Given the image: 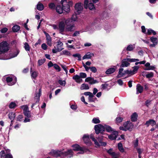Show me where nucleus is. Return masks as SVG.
<instances>
[{"label": "nucleus", "mask_w": 158, "mask_h": 158, "mask_svg": "<svg viewBox=\"0 0 158 158\" xmlns=\"http://www.w3.org/2000/svg\"><path fill=\"white\" fill-rule=\"evenodd\" d=\"M60 4L57 5L56 8V12L60 14L63 13V11L68 13L70 10V6L73 5V2L71 1L67 2V0H61Z\"/></svg>", "instance_id": "nucleus-1"}, {"label": "nucleus", "mask_w": 158, "mask_h": 158, "mask_svg": "<svg viewBox=\"0 0 158 158\" xmlns=\"http://www.w3.org/2000/svg\"><path fill=\"white\" fill-rule=\"evenodd\" d=\"M94 130L97 134L100 133L103 134L106 130L108 132H110L113 131V129L109 126L104 124L103 125L101 124L96 125L94 126Z\"/></svg>", "instance_id": "nucleus-2"}, {"label": "nucleus", "mask_w": 158, "mask_h": 158, "mask_svg": "<svg viewBox=\"0 0 158 158\" xmlns=\"http://www.w3.org/2000/svg\"><path fill=\"white\" fill-rule=\"evenodd\" d=\"M49 154H52L54 156L56 157L58 156H67L70 158L73 156V152L71 149L68 150L67 151L63 152L61 151L52 150L49 152Z\"/></svg>", "instance_id": "nucleus-3"}, {"label": "nucleus", "mask_w": 158, "mask_h": 158, "mask_svg": "<svg viewBox=\"0 0 158 158\" xmlns=\"http://www.w3.org/2000/svg\"><path fill=\"white\" fill-rule=\"evenodd\" d=\"M8 44L6 41H3L0 43V54L4 53L8 50Z\"/></svg>", "instance_id": "nucleus-4"}, {"label": "nucleus", "mask_w": 158, "mask_h": 158, "mask_svg": "<svg viewBox=\"0 0 158 158\" xmlns=\"http://www.w3.org/2000/svg\"><path fill=\"white\" fill-rule=\"evenodd\" d=\"M73 149L74 151H81V153L79 152V153L83 154L84 153V152H86L89 151V149L85 148V147H81L80 146L77 144H74L72 146Z\"/></svg>", "instance_id": "nucleus-5"}, {"label": "nucleus", "mask_w": 158, "mask_h": 158, "mask_svg": "<svg viewBox=\"0 0 158 158\" xmlns=\"http://www.w3.org/2000/svg\"><path fill=\"white\" fill-rule=\"evenodd\" d=\"M83 4L81 2H78L76 3L75 5V13L76 15H79L81 13L83 10Z\"/></svg>", "instance_id": "nucleus-6"}, {"label": "nucleus", "mask_w": 158, "mask_h": 158, "mask_svg": "<svg viewBox=\"0 0 158 158\" xmlns=\"http://www.w3.org/2000/svg\"><path fill=\"white\" fill-rule=\"evenodd\" d=\"M65 24L66 26L65 27L66 31L72 32L75 30V29H74V25L70 24V22L69 20L67 19L65 21Z\"/></svg>", "instance_id": "nucleus-7"}, {"label": "nucleus", "mask_w": 158, "mask_h": 158, "mask_svg": "<svg viewBox=\"0 0 158 158\" xmlns=\"http://www.w3.org/2000/svg\"><path fill=\"white\" fill-rule=\"evenodd\" d=\"M20 107L23 109V113L25 116L28 118H31V112L29 110L27 105H23L21 106Z\"/></svg>", "instance_id": "nucleus-8"}, {"label": "nucleus", "mask_w": 158, "mask_h": 158, "mask_svg": "<svg viewBox=\"0 0 158 158\" xmlns=\"http://www.w3.org/2000/svg\"><path fill=\"white\" fill-rule=\"evenodd\" d=\"M63 44L62 42L60 41V40H59L57 42V48H56L55 47H54L55 49H52V52L54 53H57V52H60L63 49V48H61L63 46Z\"/></svg>", "instance_id": "nucleus-9"}, {"label": "nucleus", "mask_w": 158, "mask_h": 158, "mask_svg": "<svg viewBox=\"0 0 158 158\" xmlns=\"http://www.w3.org/2000/svg\"><path fill=\"white\" fill-rule=\"evenodd\" d=\"M35 99L36 100L35 103H33L31 106V107L32 108L37 103H38L40 101V97L41 95V89L40 88L39 90V92H35Z\"/></svg>", "instance_id": "nucleus-10"}, {"label": "nucleus", "mask_w": 158, "mask_h": 158, "mask_svg": "<svg viewBox=\"0 0 158 158\" xmlns=\"http://www.w3.org/2000/svg\"><path fill=\"white\" fill-rule=\"evenodd\" d=\"M126 123V125L125 124L123 125L124 127L126 128L127 131H131L134 126L133 124L130 121H127Z\"/></svg>", "instance_id": "nucleus-11"}, {"label": "nucleus", "mask_w": 158, "mask_h": 158, "mask_svg": "<svg viewBox=\"0 0 158 158\" xmlns=\"http://www.w3.org/2000/svg\"><path fill=\"white\" fill-rule=\"evenodd\" d=\"M83 140L85 143L87 145L90 146L92 143L90 140L89 135H84L83 137Z\"/></svg>", "instance_id": "nucleus-12"}, {"label": "nucleus", "mask_w": 158, "mask_h": 158, "mask_svg": "<svg viewBox=\"0 0 158 158\" xmlns=\"http://www.w3.org/2000/svg\"><path fill=\"white\" fill-rule=\"evenodd\" d=\"M65 22H64L63 21L60 22L59 24V28L60 33L63 34V32L64 30L65 27Z\"/></svg>", "instance_id": "nucleus-13"}, {"label": "nucleus", "mask_w": 158, "mask_h": 158, "mask_svg": "<svg viewBox=\"0 0 158 158\" xmlns=\"http://www.w3.org/2000/svg\"><path fill=\"white\" fill-rule=\"evenodd\" d=\"M30 72L32 79H35L38 76V72L36 71H33L32 68L30 69Z\"/></svg>", "instance_id": "nucleus-14"}, {"label": "nucleus", "mask_w": 158, "mask_h": 158, "mask_svg": "<svg viewBox=\"0 0 158 158\" xmlns=\"http://www.w3.org/2000/svg\"><path fill=\"white\" fill-rule=\"evenodd\" d=\"M150 125L152 126L156 125V122L155 120L153 119H149L145 123V125H146L147 127H148Z\"/></svg>", "instance_id": "nucleus-15"}, {"label": "nucleus", "mask_w": 158, "mask_h": 158, "mask_svg": "<svg viewBox=\"0 0 158 158\" xmlns=\"http://www.w3.org/2000/svg\"><path fill=\"white\" fill-rule=\"evenodd\" d=\"M130 64L128 61L127 60V58H125L122 61V64L120 65V67L123 68L127 67L129 66Z\"/></svg>", "instance_id": "nucleus-16"}, {"label": "nucleus", "mask_w": 158, "mask_h": 158, "mask_svg": "<svg viewBox=\"0 0 158 158\" xmlns=\"http://www.w3.org/2000/svg\"><path fill=\"white\" fill-rule=\"evenodd\" d=\"M118 132L117 131H114L113 134L108 136V138L110 140H115L118 135Z\"/></svg>", "instance_id": "nucleus-17"}, {"label": "nucleus", "mask_w": 158, "mask_h": 158, "mask_svg": "<svg viewBox=\"0 0 158 158\" xmlns=\"http://www.w3.org/2000/svg\"><path fill=\"white\" fill-rule=\"evenodd\" d=\"M136 94H138L139 93H141L143 89V88L140 84H138L136 85Z\"/></svg>", "instance_id": "nucleus-18"}, {"label": "nucleus", "mask_w": 158, "mask_h": 158, "mask_svg": "<svg viewBox=\"0 0 158 158\" xmlns=\"http://www.w3.org/2000/svg\"><path fill=\"white\" fill-rule=\"evenodd\" d=\"M73 79L76 82L80 83L82 82V80L78 75H76L73 77Z\"/></svg>", "instance_id": "nucleus-19"}, {"label": "nucleus", "mask_w": 158, "mask_h": 158, "mask_svg": "<svg viewBox=\"0 0 158 158\" xmlns=\"http://www.w3.org/2000/svg\"><path fill=\"white\" fill-rule=\"evenodd\" d=\"M94 56V54L93 53L90 52H88L83 56L82 57V59H90L91 57Z\"/></svg>", "instance_id": "nucleus-20"}, {"label": "nucleus", "mask_w": 158, "mask_h": 158, "mask_svg": "<svg viewBox=\"0 0 158 158\" xmlns=\"http://www.w3.org/2000/svg\"><path fill=\"white\" fill-rule=\"evenodd\" d=\"M138 114L136 112H134L131 115V120L133 122L137 121L138 117Z\"/></svg>", "instance_id": "nucleus-21"}, {"label": "nucleus", "mask_w": 158, "mask_h": 158, "mask_svg": "<svg viewBox=\"0 0 158 158\" xmlns=\"http://www.w3.org/2000/svg\"><path fill=\"white\" fill-rule=\"evenodd\" d=\"M8 118L10 120H14L15 118L16 115L15 113L14 112H10L8 114Z\"/></svg>", "instance_id": "nucleus-22"}, {"label": "nucleus", "mask_w": 158, "mask_h": 158, "mask_svg": "<svg viewBox=\"0 0 158 158\" xmlns=\"http://www.w3.org/2000/svg\"><path fill=\"white\" fill-rule=\"evenodd\" d=\"M115 71V69L114 68H109L106 72L107 74H110L114 73Z\"/></svg>", "instance_id": "nucleus-23"}, {"label": "nucleus", "mask_w": 158, "mask_h": 158, "mask_svg": "<svg viewBox=\"0 0 158 158\" xmlns=\"http://www.w3.org/2000/svg\"><path fill=\"white\" fill-rule=\"evenodd\" d=\"M123 68H122L119 69L118 74L116 76V78H118L121 77H122L124 75H123V74L124 73L122 72L123 71Z\"/></svg>", "instance_id": "nucleus-24"}, {"label": "nucleus", "mask_w": 158, "mask_h": 158, "mask_svg": "<svg viewBox=\"0 0 158 158\" xmlns=\"http://www.w3.org/2000/svg\"><path fill=\"white\" fill-rule=\"evenodd\" d=\"M118 148L119 150L121 152L123 153L124 152V149L123 147V144L121 142H120L118 143Z\"/></svg>", "instance_id": "nucleus-25"}, {"label": "nucleus", "mask_w": 158, "mask_h": 158, "mask_svg": "<svg viewBox=\"0 0 158 158\" xmlns=\"http://www.w3.org/2000/svg\"><path fill=\"white\" fill-rule=\"evenodd\" d=\"M36 8L38 10L41 11L44 9V6L42 3H39L37 5Z\"/></svg>", "instance_id": "nucleus-26"}, {"label": "nucleus", "mask_w": 158, "mask_h": 158, "mask_svg": "<svg viewBox=\"0 0 158 158\" xmlns=\"http://www.w3.org/2000/svg\"><path fill=\"white\" fill-rule=\"evenodd\" d=\"M20 29V27L17 25H15L12 28V30L14 32H17Z\"/></svg>", "instance_id": "nucleus-27"}, {"label": "nucleus", "mask_w": 158, "mask_h": 158, "mask_svg": "<svg viewBox=\"0 0 158 158\" xmlns=\"http://www.w3.org/2000/svg\"><path fill=\"white\" fill-rule=\"evenodd\" d=\"M113 150L112 148H110L109 150L107 151V152L110 155L113 156H117V154L114 152H112Z\"/></svg>", "instance_id": "nucleus-28"}, {"label": "nucleus", "mask_w": 158, "mask_h": 158, "mask_svg": "<svg viewBox=\"0 0 158 158\" xmlns=\"http://www.w3.org/2000/svg\"><path fill=\"white\" fill-rule=\"evenodd\" d=\"M89 89V85L87 84L83 83L81 86L80 89L81 90L88 89Z\"/></svg>", "instance_id": "nucleus-29"}, {"label": "nucleus", "mask_w": 158, "mask_h": 158, "mask_svg": "<svg viewBox=\"0 0 158 158\" xmlns=\"http://www.w3.org/2000/svg\"><path fill=\"white\" fill-rule=\"evenodd\" d=\"M23 115L19 114L16 118V119L17 121L21 122L23 120Z\"/></svg>", "instance_id": "nucleus-30"}, {"label": "nucleus", "mask_w": 158, "mask_h": 158, "mask_svg": "<svg viewBox=\"0 0 158 158\" xmlns=\"http://www.w3.org/2000/svg\"><path fill=\"white\" fill-rule=\"evenodd\" d=\"M17 106L16 103L14 102H11L9 105V107L10 109H14Z\"/></svg>", "instance_id": "nucleus-31"}, {"label": "nucleus", "mask_w": 158, "mask_h": 158, "mask_svg": "<svg viewBox=\"0 0 158 158\" xmlns=\"http://www.w3.org/2000/svg\"><path fill=\"white\" fill-rule=\"evenodd\" d=\"M90 138L92 139L93 141L94 142V144L98 147H99L100 146V145L99 144V143L95 138L93 136H90Z\"/></svg>", "instance_id": "nucleus-32"}, {"label": "nucleus", "mask_w": 158, "mask_h": 158, "mask_svg": "<svg viewBox=\"0 0 158 158\" xmlns=\"http://www.w3.org/2000/svg\"><path fill=\"white\" fill-rule=\"evenodd\" d=\"M152 33L154 35L156 34V32L153 30L152 29H148V30L147 34L148 35H150Z\"/></svg>", "instance_id": "nucleus-33"}, {"label": "nucleus", "mask_w": 158, "mask_h": 158, "mask_svg": "<svg viewBox=\"0 0 158 158\" xmlns=\"http://www.w3.org/2000/svg\"><path fill=\"white\" fill-rule=\"evenodd\" d=\"M125 74H127L128 75L131 74V75H133L134 74V73L133 72V71L132 70H125L124 71V73L123 74V75H124Z\"/></svg>", "instance_id": "nucleus-34"}, {"label": "nucleus", "mask_w": 158, "mask_h": 158, "mask_svg": "<svg viewBox=\"0 0 158 158\" xmlns=\"http://www.w3.org/2000/svg\"><path fill=\"white\" fill-rule=\"evenodd\" d=\"M151 41L154 43H156L157 44L158 43V39L157 38L155 37L154 36H152L151 37L150 39Z\"/></svg>", "instance_id": "nucleus-35"}, {"label": "nucleus", "mask_w": 158, "mask_h": 158, "mask_svg": "<svg viewBox=\"0 0 158 158\" xmlns=\"http://www.w3.org/2000/svg\"><path fill=\"white\" fill-rule=\"evenodd\" d=\"M88 7L89 9L90 10H95V8L94 6L93 3H90L89 4Z\"/></svg>", "instance_id": "nucleus-36"}, {"label": "nucleus", "mask_w": 158, "mask_h": 158, "mask_svg": "<svg viewBox=\"0 0 158 158\" xmlns=\"http://www.w3.org/2000/svg\"><path fill=\"white\" fill-rule=\"evenodd\" d=\"M123 120V118L121 117H117L116 118V124L122 122Z\"/></svg>", "instance_id": "nucleus-37"}, {"label": "nucleus", "mask_w": 158, "mask_h": 158, "mask_svg": "<svg viewBox=\"0 0 158 158\" xmlns=\"http://www.w3.org/2000/svg\"><path fill=\"white\" fill-rule=\"evenodd\" d=\"M24 48L27 51H29L30 50V47L28 44V43L27 42H25L24 44Z\"/></svg>", "instance_id": "nucleus-38"}, {"label": "nucleus", "mask_w": 158, "mask_h": 158, "mask_svg": "<svg viewBox=\"0 0 158 158\" xmlns=\"http://www.w3.org/2000/svg\"><path fill=\"white\" fill-rule=\"evenodd\" d=\"M92 122L95 124H97L100 123V121L98 118H94L92 120Z\"/></svg>", "instance_id": "nucleus-39"}, {"label": "nucleus", "mask_w": 158, "mask_h": 158, "mask_svg": "<svg viewBox=\"0 0 158 158\" xmlns=\"http://www.w3.org/2000/svg\"><path fill=\"white\" fill-rule=\"evenodd\" d=\"M46 60L45 58L39 60L38 61L39 66L42 65L43 63H44L45 62Z\"/></svg>", "instance_id": "nucleus-40"}, {"label": "nucleus", "mask_w": 158, "mask_h": 158, "mask_svg": "<svg viewBox=\"0 0 158 158\" xmlns=\"http://www.w3.org/2000/svg\"><path fill=\"white\" fill-rule=\"evenodd\" d=\"M13 80V78L10 77H6V82L8 83H9V84L12 83Z\"/></svg>", "instance_id": "nucleus-41"}, {"label": "nucleus", "mask_w": 158, "mask_h": 158, "mask_svg": "<svg viewBox=\"0 0 158 158\" xmlns=\"http://www.w3.org/2000/svg\"><path fill=\"white\" fill-rule=\"evenodd\" d=\"M54 68L55 69L57 70L58 72H60L61 70L60 67L56 64H54Z\"/></svg>", "instance_id": "nucleus-42"}, {"label": "nucleus", "mask_w": 158, "mask_h": 158, "mask_svg": "<svg viewBox=\"0 0 158 158\" xmlns=\"http://www.w3.org/2000/svg\"><path fill=\"white\" fill-rule=\"evenodd\" d=\"M73 56L74 57H77L78 58V60L79 61L81 60V55L79 53H76L75 54H73Z\"/></svg>", "instance_id": "nucleus-43"}, {"label": "nucleus", "mask_w": 158, "mask_h": 158, "mask_svg": "<svg viewBox=\"0 0 158 158\" xmlns=\"http://www.w3.org/2000/svg\"><path fill=\"white\" fill-rule=\"evenodd\" d=\"M98 82L96 80H94L93 77L92 78V80L89 82L90 85H93L95 83H98Z\"/></svg>", "instance_id": "nucleus-44"}, {"label": "nucleus", "mask_w": 158, "mask_h": 158, "mask_svg": "<svg viewBox=\"0 0 158 158\" xmlns=\"http://www.w3.org/2000/svg\"><path fill=\"white\" fill-rule=\"evenodd\" d=\"M139 67L138 66H134L132 67L133 69L132 70L133 72L134 73V74H135L137 72L139 69Z\"/></svg>", "instance_id": "nucleus-45"}, {"label": "nucleus", "mask_w": 158, "mask_h": 158, "mask_svg": "<svg viewBox=\"0 0 158 158\" xmlns=\"http://www.w3.org/2000/svg\"><path fill=\"white\" fill-rule=\"evenodd\" d=\"M79 76L81 78H85L87 77V75L85 73L81 72L80 73Z\"/></svg>", "instance_id": "nucleus-46"}, {"label": "nucleus", "mask_w": 158, "mask_h": 158, "mask_svg": "<svg viewBox=\"0 0 158 158\" xmlns=\"http://www.w3.org/2000/svg\"><path fill=\"white\" fill-rule=\"evenodd\" d=\"M153 76H154V73H153L152 72L147 74L146 75V77L148 78L152 77H153Z\"/></svg>", "instance_id": "nucleus-47"}, {"label": "nucleus", "mask_w": 158, "mask_h": 158, "mask_svg": "<svg viewBox=\"0 0 158 158\" xmlns=\"http://www.w3.org/2000/svg\"><path fill=\"white\" fill-rule=\"evenodd\" d=\"M48 6L50 8L52 9H54L55 8V5L54 3L52 2L50 3Z\"/></svg>", "instance_id": "nucleus-48"}, {"label": "nucleus", "mask_w": 158, "mask_h": 158, "mask_svg": "<svg viewBox=\"0 0 158 158\" xmlns=\"http://www.w3.org/2000/svg\"><path fill=\"white\" fill-rule=\"evenodd\" d=\"M58 83L60 85L64 86L65 85L66 82L65 81H63L62 80H59L58 81Z\"/></svg>", "instance_id": "nucleus-49"}, {"label": "nucleus", "mask_w": 158, "mask_h": 158, "mask_svg": "<svg viewBox=\"0 0 158 158\" xmlns=\"http://www.w3.org/2000/svg\"><path fill=\"white\" fill-rule=\"evenodd\" d=\"M63 54L64 55H66L67 56H69L71 55L70 52L67 50H64L62 51Z\"/></svg>", "instance_id": "nucleus-50"}, {"label": "nucleus", "mask_w": 158, "mask_h": 158, "mask_svg": "<svg viewBox=\"0 0 158 158\" xmlns=\"http://www.w3.org/2000/svg\"><path fill=\"white\" fill-rule=\"evenodd\" d=\"M6 154H5V151L4 150H2L0 152V157L1 158H2V157H5V156Z\"/></svg>", "instance_id": "nucleus-51"}, {"label": "nucleus", "mask_w": 158, "mask_h": 158, "mask_svg": "<svg viewBox=\"0 0 158 158\" xmlns=\"http://www.w3.org/2000/svg\"><path fill=\"white\" fill-rule=\"evenodd\" d=\"M133 49V46L132 45H129L127 47L126 50L128 51H131Z\"/></svg>", "instance_id": "nucleus-52"}, {"label": "nucleus", "mask_w": 158, "mask_h": 158, "mask_svg": "<svg viewBox=\"0 0 158 158\" xmlns=\"http://www.w3.org/2000/svg\"><path fill=\"white\" fill-rule=\"evenodd\" d=\"M17 81V78L16 77H15L13 79V80L12 81V83L9 84L8 85H14Z\"/></svg>", "instance_id": "nucleus-53"}, {"label": "nucleus", "mask_w": 158, "mask_h": 158, "mask_svg": "<svg viewBox=\"0 0 158 158\" xmlns=\"http://www.w3.org/2000/svg\"><path fill=\"white\" fill-rule=\"evenodd\" d=\"M90 70L94 73H95L97 72V69L95 67L92 66L90 67Z\"/></svg>", "instance_id": "nucleus-54"}, {"label": "nucleus", "mask_w": 158, "mask_h": 158, "mask_svg": "<svg viewBox=\"0 0 158 158\" xmlns=\"http://www.w3.org/2000/svg\"><path fill=\"white\" fill-rule=\"evenodd\" d=\"M138 142L139 140L137 138L135 140V142L133 143V144L134 145V147L135 148H136L138 145Z\"/></svg>", "instance_id": "nucleus-55"}, {"label": "nucleus", "mask_w": 158, "mask_h": 158, "mask_svg": "<svg viewBox=\"0 0 158 158\" xmlns=\"http://www.w3.org/2000/svg\"><path fill=\"white\" fill-rule=\"evenodd\" d=\"M89 3L88 0H85L84 2V8L87 9L88 8V5Z\"/></svg>", "instance_id": "nucleus-56"}, {"label": "nucleus", "mask_w": 158, "mask_h": 158, "mask_svg": "<svg viewBox=\"0 0 158 158\" xmlns=\"http://www.w3.org/2000/svg\"><path fill=\"white\" fill-rule=\"evenodd\" d=\"M8 31V29L6 27H4L0 30V31L2 33H4Z\"/></svg>", "instance_id": "nucleus-57"}, {"label": "nucleus", "mask_w": 158, "mask_h": 158, "mask_svg": "<svg viewBox=\"0 0 158 158\" xmlns=\"http://www.w3.org/2000/svg\"><path fill=\"white\" fill-rule=\"evenodd\" d=\"M80 34V32L79 31H75L73 34L72 36L75 37L78 36Z\"/></svg>", "instance_id": "nucleus-58"}, {"label": "nucleus", "mask_w": 158, "mask_h": 158, "mask_svg": "<svg viewBox=\"0 0 158 158\" xmlns=\"http://www.w3.org/2000/svg\"><path fill=\"white\" fill-rule=\"evenodd\" d=\"M108 85V84L106 83L102 84L101 85L102 89H105L107 88Z\"/></svg>", "instance_id": "nucleus-59"}, {"label": "nucleus", "mask_w": 158, "mask_h": 158, "mask_svg": "<svg viewBox=\"0 0 158 158\" xmlns=\"http://www.w3.org/2000/svg\"><path fill=\"white\" fill-rule=\"evenodd\" d=\"M61 67L65 71L66 73L67 74L68 73V70L67 69V68L65 65H61Z\"/></svg>", "instance_id": "nucleus-60"}, {"label": "nucleus", "mask_w": 158, "mask_h": 158, "mask_svg": "<svg viewBox=\"0 0 158 158\" xmlns=\"http://www.w3.org/2000/svg\"><path fill=\"white\" fill-rule=\"evenodd\" d=\"M5 158H13V157L10 153H7L6 154Z\"/></svg>", "instance_id": "nucleus-61"}, {"label": "nucleus", "mask_w": 158, "mask_h": 158, "mask_svg": "<svg viewBox=\"0 0 158 158\" xmlns=\"http://www.w3.org/2000/svg\"><path fill=\"white\" fill-rule=\"evenodd\" d=\"M151 100H147L145 102V105L146 106L148 107L149 105L151 104Z\"/></svg>", "instance_id": "nucleus-62"}, {"label": "nucleus", "mask_w": 158, "mask_h": 158, "mask_svg": "<svg viewBox=\"0 0 158 158\" xmlns=\"http://www.w3.org/2000/svg\"><path fill=\"white\" fill-rule=\"evenodd\" d=\"M41 48L44 50H46L47 48V46L44 43L42 44Z\"/></svg>", "instance_id": "nucleus-63"}, {"label": "nucleus", "mask_w": 158, "mask_h": 158, "mask_svg": "<svg viewBox=\"0 0 158 158\" xmlns=\"http://www.w3.org/2000/svg\"><path fill=\"white\" fill-rule=\"evenodd\" d=\"M48 67L50 68L53 66H54V64H53L51 61H49L48 64Z\"/></svg>", "instance_id": "nucleus-64"}]
</instances>
